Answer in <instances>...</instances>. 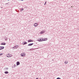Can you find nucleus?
Segmentation results:
<instances>
[{
    "instance_id": "1",
    "label": "nucleus",
    "mask_w": 79,
    "mask_h": 79,
    "mask_svg": "<svg viewBox=\"0 0 79 79\" xmlns=\"http://www.w3.org/2000/svg\"><path fill=\"white\" fill-rule=\"evenodd\" d=\"M21 56H22L23 57H24L25 56H26V54H25V53H23L21 54Z\"/></svg>"
},
{
    "instance_id": "22",
    "label": "nucleus",
    "mask_w": 79,
    "mask_h": 79,
    "mask_svg": "<svg viewBox=\"0 0 79 79\" xmlns=\"http://www.w3.org/2000/svg\"><path fill=\"white\" fill-rule=\"evenodd\" d=\"M15 67H16V65H15V66L14 67H13L15 68Z\"/></svg>"
},
{
    "instance_id": "15",
    "label": "nucleus",
    "mask_w": 79,
    "mask_h": 79,
    "mask_svg": "<svg viewBox=\"0 0 79 79\" xmlns=\"http://www.w3.org/2000/svg\"><path fill=\"white\" fill-rule=\"evenodd\" d=\"M4 73H5V74H8V71H6L4 72Z\"/></svg>"
},
{
    "instance_id": "17",
    "label": "nucleus",
    "mask_w": 79,
    "mask_h": 79,
    "mask_svg": "<svg viewBox=\"0 0 79 79\" xmlns=\"http://www.w3.org/2000/svg\"><path fill=\"white\" fill-rule=\"evenodd\" d=\"M23 10H24V9H23V8H22L21 10V11H23Z\"/></svg>"
},
{
    "instance_id": "20",
    "label": "nucleus",
    "mask_w": 79,
    "mask_h": 79,
    "mask_svg": "<svg viewBox=\"0 0 79 79\" xmlns=\"http://www.w3.org/2000/svg\"><path fill=\"white\" fill-rule=\"evenodd\" d=\"M2 55H3V54H2V53L0 54V56H2Z\"/></svg>"
},
{
    "instance_id": "10",
    "label": "nucleus",
    "mask_w": 79,
    "mask_h": 79,
    "mask_svg": "<svg viewBox=\"0 0 79 79\" xmlns=\"http://www.w3.org/2000/svg\"><path fill=\"white\" fill-rule=\"evenodd\" d=\"M38 25L37 23H35L34 24V26L35 27H36V26H37Z\"/></svg>"
},
{
    "instance_id": "13",
    "label": "nucleus",
    "mask_w": 79,
    "mask_h": 79,
    "mask_svg": "<svg viewBox=\"0 0 79 79\" xmlns=\"http://www.w3.org/2000/svg\"><path fill=\"white\" fill-rule=\"evenodd\" d=\"M5 37V40H6H6H8V37L6 38V36Z\"/></svg>"
},
{
    "instance_id": "21",
    "label": "nucleus",
    "mask_w": 79,
    "mask_h": 79,
    "mask_svg": "<svg viewBox=\"0 0 79 79\" xmlns=\"http://www.w3.org/2000/svg\"><path fill=\"white\" fill-rule=\"evenodd\" d=\"M15 11H17V12H19V10H18V11H17V10H16Z\"/></svg>"
},
{
    "instance_id": "6",
    "label": "nucleus",
    "mask_w": 79,
    "mask_h": 79,
    "mask_svg": "<svg viewBox=\"0 0 79 79\" xmlns=\"http://www.w3.org/2000/svg\"><path fill=\"white\" fill-rule=\"evenodd\" d=\"M6 56H7V57H8V58H9L10 57H11V56H10V55L9 54H7L6 55Z\"/></svg>"
},
{
    "instance_id": "28",
    "label": "nucleus",
    "mask_w": 79,
    "mask_h": 79,
    "mask_svg": "<svg viewBox=\"0 0 79 79\" xmlns=\"http://www.w3.org/2000/svg\"><path fill=\"white\" fill-rule=\"evenodd\" d=\"M47 39V38H46V39Z\"/></svg>"
},
{
    "instance_id": "12",
    "label": "nucleus",
    "mask_w": 79,
    "mask_h": 79,
    "mask_svg": "<svg viewBox=\"0 0 79 79\" xmlns=\"http://www.w3.org/2000/svg\"><path fill=\"white\" fill-rule=\"evenodd\" d=\"M6 44V43H5L4 42L3 43H2L1 44V45H5Z\"/></svg>"
},
{
    "instance_id": "5",
    "label": "nucleus",
    "mask_w": 79,
    "mask_h": 79,
    "mask_svg": "<svg viewBox=\"0 0 79 79\" xmlns=\"http://www.w3.org/2000/svg\"><path fill=\"white\" fill-rule=\"evenodd\" d=\"M27 43L26 42H24L22 43L23 45H26V44H27Z\"/></svg>"
},
{
    "instance_id": "8",
    "label": "nucleus",
    "mask_w": 79,
    "mask_h": 79,
    "mask_svg": "<svg viewBox=\"0 0 79 79\" xmlns=\"http://www.w3.org/2000/svg\"><path fill=\"white\" fill-rule=\"evenodd\" d=\"M28 42H33V40H28Z\"/></svg>"
},
{
    "instance_id": "3",
    "label": "nucleus",
    "mask_w": 79,
    "mask_h": 79,
    "mask_svg": "<svg viewBox=\"0 0 79 79\" xmlns=\"http://www.w3.org/2000/svg\"><path fill=\"white\" fill-rule=\"evenodd\" d=\"M44 32H45V31H42L40 32V34H44Z\"/></svg>"
},
{
    "instance_id": "23",
    "label": "nucleus",
    "mask_w": 79,
    "mask_h": 79,
    "mask_svg": "<svg viewBox=\"0 0 79 79\" xmlns=\"http://www.w3.org/2000/svg\"><path fill=\"white\" fill-rule=\"evenodd\" d=\"M8 3H6L5 4V5H7V4H8Z\"/></svg>"
},
{
    "instance_id": "11",
    "label": "nucleus",
    "mask_w": 79,
    "mask_h": 79,
    "mask_svg": "<svg viewBox=\"0 0 79 79\" xmlns=\"http://www.w3.org/2000/svg\"><path fill=\"white\" fill-rule=\"evenodd\" d=\"M18 45H16L15 46V49H17V48H18Z\"/></svg>"
},
{
    "instance_id": "25",
    "label": "nucleus",
    "mask_w": 79,
    "mask_h": 79,
    "mask_svg": "<svg viewBox=\"0 0 79 79\" xmlns=\"http://www.w3.org/2000/svg\"><path fill=\"white\" fill-rule=\"evenodd\" d=\"M39 79V78H36L35 79Z\"/></svg>"
},
{
    "instance_id": "26",
    "label": "nucleus",
    "mask_w": 79,
    "mask_h": 79,
    "mask_svg": "<svg viewBox=\"0 0 79 79\" xmlns=\"http://www.w3.org/2000/svg\"><path fill=\"white\" fill-rule=\"evenodd\" d=\"M32 50H34V49H32Z\"/></svg>"
},
{
    "instance_id": "9",
    "label": "nucleus",
    "mask_w": 79,
    "mask_h": 79,
    "mask_svg": "<svg viewBox=\"0 0 79 79\" xmlns=\"http://www.w3.org/2000/svg\"><path fill=\"white\" fill-rule=\"evenodd\" d=\"M34 44V43L30 44H28V46H32V45Z\"/></svg>"
},
{
    "instance_id": "14",
    "label": "nucleus",
    "mask_w": 79,
    "mask_h": 79,
    "mask_svg": "<svg viewBox=\"0 0 79 79\" xmlns=\"http://www.w3.org/2000/svg\"><path fill=\"white\" fill-rule=\"evenodd\" d=\"M68 61H65L64 62V63L65 64H68Z\"/></svg>"
},
{
    "instance_id": "7",
    "label": "nucleus",
    "mask_w": 79,
    "mask_h": 79,
    "mask_svg": "<svg viewBox=\"0 0 79 79\" xmlns=\"http://www.w3.org/2000/svg\"><path fill=\"white\" fill-rule=\"evenodd\" d=\"M37 40H38V41H39V42H42V39H39V40L38 39Z\"/></svg>"
},
{
    "instance_id": "19",
    "label": "nucleus",
    "mask_w": 79,
    "mask_h": 79,
    "mask_svg": "<svg viewBox=\"0 0 79 79\" xmlns=\"http://www.w3.org/2000/svg\"><path fill=\"white\" fill-rule=\"evenodd\" d=\"M46 3H47V1H46V2H45V3L44 4V5H45V4H46Z\"/></svg>"
},
{
    "instance_id": "24",
    "label": "nucleus",
    "mask_w": 79,
    "mask_h": 79,
    "mask_svg": "<svg viewBox=\"0 0 79 79\" xmlns=\"http://www.w3.org/2000/svg\"><path fill=\"white\" fill-rule=\"evenodd\" d=\"M13 48H15V46Z\"/></svg>"
},
{
    "instance_id": "16",
    "label": "nucleus",
    "mask_w": 79,
    "mask_h": 79,
    "mask_svg": "<svg viewBox=\"0 0 79 79\" xmlns=\"http://www.w3.org/2000/svg\"><path fill=\"white\" fill-rule=\"evenodd\" d=\"M42 41H45V40H45V39H44L42 38Z\"/></svg>"
},
{
    "instance_id": "27",
    "label": "nucleus",
    "mask_w": 79,
    "mask_h": 79,
    "mask_svg": "<svg viewBox=\"0 0 79 79\" xmlns=\"http://www.w3.org/2000/svg\"><path fill=\"white\" fill-rule=\"evenodd\" d=\"M8 0V1H9V0Z\"/></svg>"
},
{
    "instance_id": "18",
    "label": "nucleus",
    "mask_w": 79,
    "mask_h": 79,
    "mask_svg": "<svg viewBox=\"0 0 79 79\" xmlns=\"http://www.w3.org/2000/svg\"><path fill=\"white\" fill-rule=\"evenodd\" d=\"M5 69H6L7 70L8 69V68H5Z\"/></svg>"
},
{
    "instance_id": "4",
    "label": "nucleus",
    "mask_w": 79,
    "mask_h": 79,
    "mask_svg": "<svg viewBox=\"0 0 79 79\" xmlns=\"http://www.w3.org/2000/svg\"><path fill=\"white\" fill-rule=\"evenodd\" d=\"M20 64V62L19 61H17V66H18V65H19Z\"/></svg>"
},
{
    "instance_id": "2",
    "label": "nucleus",
    "mask_w": 79,
    "mask_h": 79,
    "mask_svg": "<svg viewBox=\"0 0 79 79\" xmlns=\"http://www.w3.org/2000/svg\"><path fill=\"white\" fill-rule=\"evenodd\" d=\"M4 48H5V47L3 46H0V50H2V49H4Z\"/></svg>"
}]
</instances>
